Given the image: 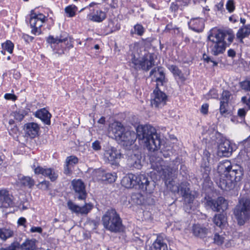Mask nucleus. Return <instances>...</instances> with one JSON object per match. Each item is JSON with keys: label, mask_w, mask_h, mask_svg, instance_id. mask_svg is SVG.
I'll list each match as a JSON object with an SVG mask.
<instances>
[{"label": "nucleus", "mask_w": 250, "mask_h": 250, "mask_svg": "<svg viewBox=\"0 0 250 250\" xmlns=\"http://www.w3.org/2000/svg\"><path fill=\"white\" fill-rule=\"evenodd\" d=\"M137 138L142 140L150 151H154L159 148L161 144L160 137L156 129L150 125H138L136 133L132 130H125L118 141L127 149H130Z\"/></svg>", "instance_id": "nucleus-1"}, {"label": "nucleus", "mask_w": 250, "mask_h": 250, "mask_svg": "<svg viewBox=\"0 0 250 250\" xmlns=\"http://www.w3.org/2000/svg\"><path fill=\"white\" fill-rule=\"evenodd\" d=\"M217 170L219 173L224 172L216 181L222 190H230L240 184L244 173L240 166H232L229 161L225 160L219 163Z\"/></svg>", "instance_id": "nucleus-2"}, {"label": "nucleus", "mask_w": 250, "mask_h": 250, "mask_svg": "<svg viewBox=\"0 0 250 250\" xmlns=\"http://www.w3.org/2000/svg\"><path fill=\"white\" fill-rule=\"evenodd\" d=\"M162 154L165 158L168 157L169 155L168 153L159 152L158 154H157V157L152 156L150 159L151 167L156 170L161 176L168 178L178 169L180 162L178 158H176L169 166L166 167L164 165V162L161 157Z\"/></svg>", "instance_id": "nucleus-3"}, {"label": "nucleus", "mask_w": 250, "mask_h": 250, "mask_svg": "<svg viewBox=\"0 0 250 250\" xmlns=\"http://www.w3.org/2000/svg\"><path fill=\"white\" fill-rule=\"evenodd\" d=\"M102 221L104 227L111 232H120L123 229L122 220L114 209L107 210L103 215Z\"/></svg>", "instance_id": "nucleus-4"}, {"label": "nucleus", "mask_w": 250, "mask_h": 250, "mask_svg": "<svg viewBox=\"0 0 250 250\" xmlns=\"http://www.w3.org/2000/svg\"><path fill=\"white\" fill-rule=\"evenodd\" d=\"M234 214L240 225L250 218V199H241L234 210Z\"/></svg>", "instance_id": "nucleus-5"}, {"label": "nucleus", "mask_w": 250, "mask_h": 250, "mask_svg": "<svg viewBox=\"0 0 250 250\" xmlns=\"http://www.w3.org/2000/svg\"><path fill=\"white\" fill-rule=\"evenodd\" d=\"M208 39L209 49L212 55L217 56L224 53L226 48L227 42L220 39L219 35H217L215 31H213L208 36Z\"/></svg>", "instance_id": "nucleus-6"}, {"label": "nucleus", "mask_w": 250, "mask_h": 250, "mask_svg": "<svg viewBox=\"0 0 250 250\" xmlns=\"http://www.w3.org/2000/svg\"><path fill=\"white\" fill-rule=\"evenodd\" d=\"M131 62L135 69L141 68L147 71L154 65V60L152 54L147 53L144 55L141 60L136 58L134 55H132Z\"/></svg>", "instance_id": "nucleus-7"}, {"label": "nucleus", "mask_w": 250, "mask_h": 250, "mask_svg": "<svg viewBox=\"0 0 250 250\" xmlns=\"http://www.w3.org/2000/svg\"><path fill=\"white\" fill-rule=\"evenodd\" d=\"M47 18L42 14H37L34 10L31 11L30 24L32 28L31 33L34 35L42 33L41 27L47 21Z\"/></svg>", "instance_id": "nucleus-8"}, {"label": "nucleus", "mask_w": 250, "mask_h": 250, "mask_svg": "<svg viewBox=\"0 0 250 250\" xmlns=\"http://www.w3.org/2000/svg\"><path fill=\"white\" fill-rule=\"evenodd\" d=\"M206 200V207L211 208L214 211H224L228 208V202L222 197H219L216 199L208 197Z\"/></svg>", "instance_id": "nucleus-9"}, {"label": "nucleus", "mask_w": 250, "mask_h": 250, "mask_svg": "<svg viewBox=\"0 0 250 250\" xmlns=\"http://www.w3.org/2000/svg\"><path fill=\"white\" fill-rule=\"evenodd\" d=\"M158 85L159 83H157L156 87L153 91L151 104L156 108H161L166 104L167 97L165 93L159 89Z\"/></svg>", "instance_id": "nucleus-10"}, {"label": "nucleus", "mask_w": 250, "mask_h": 250, "mask_svg": "<svg viewBox=\"0 0 250 250\" xmlns=\"http://www.w3.org/2000/svg\"><path fill=\"white\" fill-rule=\"evenodd\" d=\"M180 193L186 203L190 204L195 199V195L190 189L189 184L187 182L181 183Z\"/></svg>", "instance_id": "nucleus-11"}, {"label": "nucleus", "mask_w": 250, "mask_h": 250, "mask_svg": "<svg viewBox=\"0 0 250 250\" xmlns=\"http://www.w3.org/2000/svg\"><path fill=\"white\" fill-rule=\"evenodd\" d=\"M73 189L75 192V196L79 200H84L87 195L84 183L80 179L73 180L72 181Z\"/></svg>", "instance_id": "nucleus-12"}, {"label": "nucleus", "mask_w": 250, "mask_h": 250, "mask_svg": "<svg viewBox=\"0 0 250 250\" xmlns=\"http://www.w3.org/2000/svg\"><path fill=\"white\" fill-rule=\"evenodd\" d=\"M67 206L72 212L81 214H87L93 208V205L91 204H85L84 206L80 207L71 200L67 201Z\"/></svg>", "instance_id": "nucleus-13"}, {"label": "nucleus", "mask_w": 250, "mask_h": 250, "mask_svg": "<svg viewBox=\"0 0 250 250\" xmlns=\"http://www.w3.org/2000/svg\"><path fill=\"white\" fill-rule=\"evenodd\" d=\"M232 152V147L228 140L222 142L218 146L217 155L220 157H229Z\"/></svg>", "instance_id": "nucleus-14"}, {"label": "nucleus", "mask_w": 250, "mask_h": 250, "mask_svg": "<svg viewBox=\"0 0 250 250\" xmlns=\"http://www.w3.org/2000/svg\"><path fill=\"white\" fill-rule=\"evenodd\" d=\"M121 153L116 148L111 147L107 149L104 153V158L106 159L111 164H114L121 158Z\"/></svg>", "instance_id": "nucleus-15"}, {"label": "nucleus", "mask_w": 250, "mask_h": 250, "mask_svg": "<svg viewBox=\"0 0 250 250\" xmlns=\"http://www.w3.org/2000/svg\"><path fill=\"white\" fill-rule=\"evenodd\" d=\"M34 172L36 174H41L44 176L48 177L51 181H55L58 176L54 169L51 168H44L41 167H38L34 169Z\"/></svg>", "instance_id": "nucleus-16"}, {"label": "nucleus", "mask_w": 250, "mask_h": 250, "mask_svg": "<svg viewBox=\"0 0 250 250\" xmlns=\"http://www.w3.org/2000/svg\"><path fill=\"white\" fill-rule=\"evenodd\" d=\"M141 159V153L137 151L129 156L127 159L128 164L131 167L140 169L142 167Z\"/></svg>", "instance_id": "nucleus-17"}, {"label": "nucleus", "mask_w": 250, "mask_h": 250, "mask_svg": "<svg viewBox=\"0 0 250 250\" xmlns=\"http://www.w3.org/2000/svg\"><path fill=\"white\" fill-rule=\"evenodd\" d=\"M146 250H168L167 246L162 237L158 236L151 246L146 247Z\"/></svg>", "instance_id": "nucleus-18"}, {"label": "nucleus", "mask_w": 250, "mask_h": 250, "mask_svg": "<svg viewBox=\"0 0 250 250\" xmlns=\"http://www.w3.org/2000/svg\"><path fill=\"white\" fill-rule=\"evenodd\" d=\"M13 201L8 192L0 190V208H8L12 205Z\"/></svg>", "instance_id": "nucleus-19"}, {"label": "nucleus", "mask_w": 250, "mask_h": 250, "mask_svg": "<svg viewBox=\"0 0 250 250\" xmlns=\"http://www.w3.org/2000/svg\"><path fill=\"white\" fill-rule=\"evenodd\" d=\"M135 181L136 186L138 185L143 190H150L149 188V182L147 177L145 174L135 175Z\"/></svg>", "instance_id": "nucleus-20"}, {"label": "nucleus", "mask_w": 250, "mask_h": 250, "mask_svg": "<svg viewBox=\"0 0 250 250\" xmlns=\"http://www.w3.org/2000/svg\"><path fill=\"white\" fill-rule=\"evenodd\" d=\"M125 130L120 122H115L112 124L110 132L114 135L116 140H119Z\"/></svg>", "instance_id": "nucleus-21"}, {"label": "nucleus", "mask_w": 250, "mask_h": 250, "mask_svg": "<svg viewBox=\"0 0 250 250\" xmlns=\"http://www.w3.org/2000/svg\"><path fill=\"white\" fill-rule=\"evenodd\" d=\"M150 76H153L156 79V81L163 85L165 80V74L162 67H155L150 71Z\"/></svg>", "instance_id": "nucleus-22"}, {"label": "nucleus", "mask_w": 250, "mask_h": 250, "mask_svg": "<svg viewBox=\"0 0 250 250\" xmlns=\"http://www.w3.org/2000/svg\"><path fill=\"white\" fill-rule=\"evenodd\" d=\"M68 35L67 33L62 32L59 36L54 37L50 35L46 39L47 42L49 44H57L65 42L68 40Z\"/></svg>", "instance_id": "nucleus-23"}, {"label": "nucleus", "mask_w": 250, "mask_h": 250, "mask_svg": "<svg viewBox=\"0 0 250 250\" xmlns=\"http://www.w3.org/2000/svg\"><path fill=\"white\" fill-rule=\"evenodd\" d=\"M24 129L27 134L31 138H34L38 134L40 127L36 123H29L24 125Z\"/></svg>", "instance_id": "nucleus-24"}, {"label": "nucleus", "mask_w": 250, "mask_h": 250, "mask_svg": "<svg viewBox=\"0 0 250 250\" xmlns=\"http://www.w3.org/2000/svg\"><path fill=\"white\" fill-rule=\"evenodd\" d=\"M217 35H219V38L222 41H225V40L228 41V43L230 44L234 38V34L231 30L223 31L218 30L214 31Z\"/></svg>", "instance_id": "nucleus-25"}, {"label": "nucleus", "mask_w": 250, "mask_h": 250, "mask_svg": "<svg viewBox=\"0 0 250 250\" xmlns=\"http://www.w3.org/2000/svg\"><path fill=\"white\" fill-rule=\"evenodd\" d=\"M35 116L40 118L45 124H50L51 114L45 108L38 110L35 113Z\"/></svg>", "instance_id": "nucleus-26"}, {"label": "nucleus", "mask_w": 250, "mask_h": 250, "mask_svg": "<svg viewBox=\"0 0 250 250\" xmlns=\"http://www.w3.org/2000/svg\"><path fill=\"white\" fill-rule=\"evenodd\" d=\"M135 181V175L133 174H128L124 177L121 181V184L123 186L126 188H132L136 186Z\"/></svg>", "instance_id": "nucleus-27"}, {"label": "nucleus", "mask_w": 250, "mask_h": 250, "mask_svg": "<svg viewBox=\"0 0 250 250\" xmlns=\"http://www.w3.org/2000/svg\"><path fill=\"white\" fill-rule=\"evenodd\" d=\"M192 232L194 235L200 238L206 237L208 233V229L198 225H195L192 228Z\"/></svg>", "instance_id": "nucleus-28"}, {"label": "nucleus", "mask_w": 250, "mask_h": 250, "mask_svg": "<svg viewBox=\"0 0 250 250\" xmlns=\"http://www.w3.org/2000/svg\"><path fill=\"white\" fill-rule=\"evenodd\" d=\"M250 35V26L245 25L240 28L236 33V38L241 43H244L243 39Z\"/></svg>", "instance_id": "nucleus-29"}, {"label": "nucleus", "mask_w": 250, "mask_h": 250, "mask_svg": "<svg viewBox=\"0 0 250 250\" xmlns=\"http://www.w3.org/2000/svg\"><path fill=\"white\" fill-rule=\"evenodd\" d=\"M89 19L91 21L95 22H102L106 18V14L102 10L97 11L93 14L88 15Z\"/></svg>", "instance_id": "nucleus-30"}, {"label": "nucleus", "mask_w": 250, "mask_h": 250, "mask_svg": "<svg viewBox=\"0 0 250 250\" xmlns=\"http://www.w3.org/2000/svg\"><path fill=\"white\" fill-rule=\"evenodd\" d=\"M189 26L193 30L200 32L204 28V24L202 20L199 19H193L189 22Z\"/></svg>", "instance_id": "nucleus-31"}, {"label": "nucleus", "mask_w": 250, "mask_h": 250, "mask_svg": "<svg viewBox=\"0 0 250 250\" xmlns=\"http://www.w3.org/2000/svg\"><path fill=\"white\" fill-rule=\"evenodd\" d=\"M172 174L168 178H165L166 179H167L166 184L167 185V188L174 193L180 192V185H177L175 181H174L173 180L168 181V179L171 177L172 176Z\"/></svg>", "instance_id": "nucleus-32"}, {"label": "nucleus", "mask_w": 250, "mask_h": 250, "mask_svg": "<svg viewBox=\"0 0 250 250\" xmlns=\"http://www.w3.org/2000/svg\"><path fill=\"white\" fill-rule=\"evenodd\" d=\"M226 219L224 214H218L214 216L213 221L217 226L221 227L226 223Z\"/></svg>", "instance_id": "nucleus-33"}, {"label": "nucleus", "mask_w": 250, "mask_h": 250, "mask_svg": "<svg viewBox=\"0 0 250 250\" xmlns=\"http://www.w3.org/2000/svg\"><path fill=\"white\" fill-rule=\"evenodd\" d=\"M21 247L25 250H36L35 240H27L21 245Z\"/></svg>", "instance_id": "nucleus-34"}, {"label": "nucleus", "mask_w": 250, "mask_h": 250, "mask_svg": "<svg viewBox=\"0 0 250 250\" xmlns=\"http://www.w3.org/2000/svg\"><path fill=\"white\" fill-rule=\"evenodd\" d=\"M11 115L17 121L21 122L27 115V112L24 110H18L13 112Z\"/></svg>", "instance_id": "nucleus-35"}, {"label": "nucleus", "mask_w": 250, "mask_h": 250, "mask_svg": "<svg viewBox=\"0 0 250 250\" xmlns=\"http://www.w3.org/2000/svg\"><path fill=\"white\" fill-rule=\"evenodd\" d=\"M21 184L24 186L31 188L34 185V181L30 177H23L21 180Z\"/></svg>", "instance_id": "nucleus-36"}, {"label": "nucleus", "mask_w": 250, "mask_h": 250, "mask_svg": "<svg viewBox=\"0 0 250 250\" xmlns=\"http://www.w3.org/2000/svg\"><path fill=\"white\" fill-rule=\"evenodd\" d=\"M2 47L3 49L11 54L13 51L14 44L10 41L8 40L2 44Z\"/></svg>", "instance_id": "nucleus-37"}, {"label": "nucleus", "mask_w": 250, "mask_h": 250, "mask_svg": "<svg viewBox=\"0 0 250 250\" xmlns=\"http://www.w3.org/2000/svg\"><path fill=\"white\" fill-rule=\"evenodd\" d=\"M77 7L75 5H69L65 8V13L69 17H73L75 15Z\"/></svg>", "instance_id": "nucleus-38"}, {"label": "nucleus", "mask_w": 250, "mask_h": 250, "mask_svg": "<svg viewBox=\"0 0 250 250\" xmlns=\"http://www.w3.org/2000/svg\"><path fill=\"white\" fill-rule=\"evenodd\" d=\"M104 178V181L111 183L115 181L117 176L115 173L112 174L111 173L105 172Z\"/></svg>", "instance_id": "nucleus-39"}, {"label": "nucleus", "mask_w": 250, "mask_h": 250, "mask_svg": "<svg viewBox=\"0 0 250 250\" xmlns=\"http://www.w3.org/2000/svg\"><path fill=\"white\" fill-rule=\"evenodd\" d=\"M169 70L173 73L175 76H178L179 78L182 77V73L180 70L179 69L177 66L174 65H170L168 67Z\"/></svg>", "instance_id": "nucleus-40"}, {"label": "nucleus", "mask_w": 250, "mask_h": 250, "mask_svg": "<svg viewBox=\"0 0 250 250\" xmlns=\"http://www.w3.org/2000/svg\"><path fill=\"white\" fill-rule=\"evenodd\" d=\"M228 104L225 103L224 101H220V112L222 116H225L227 114H228V110L227 107Z\"/></svg>", "instance_id": "nucleus-41"}, {"label": "nucleus", "mask_w": 250, "mask_h": 250, "mask_svg": "<svg viewBox=\"0 0 250 250\" xmlns=\"http://www.w3.org/2000/svg\"><path fill=\"white\" fill-rule=\"evenodd\" d=\"M78 163V159L77 157L74 156H70L67 157L66 159V164L70 166H73V165L76 164Z\"/></svg>", "instance_id": "nucleus-42"}, {"label": "nucleus", "mask_w": 250, "mask_h": 250, "mask_svg": "<svg viewBox=\"0 0 250 250\" xmlns=\"http://www.w3.org/2000/svg\"><path fill=\"white\" fill-rule=\"evenodd\" d=\"M235 3L233 0H228L226 4V9L228 10V11L230 13H231L234 11L235 10Z\"/></svg>", "instance_id": "nucleus-43"}, {"label": "nucleus", "mask_w": 250, "mask_h": 250, "mask_svg": "<svg viewBox=\"0 0 250 250\" xmlns=\"http://www.w3.org/2000/svg\"><path fill=\"white\" fill-rule=\"evenodd\" d=\"M230 95L231 94L229 91L226 90L223 91L221 98V101H224L225 103L228 104Z\"/></svg>", "instance_id": "nucleus-44"}, {"label": "nucleus", "mask_w": 250, "mask_h": 250, "mask_svg": "<svg viewBox=\"0 0 250 250\" xmlns=\"http://www.w3.org/2000/svg\"><path fill=\"white\" fill-rule=\"evenodd\" d=\"M135 33L139 36H142L144 33V28L141 24H137L134 26Z\"/></svg>", "instance_id": "nucleus-45"}, {"label": "nucleus", "mask_w": 250, "mask_h": 250, "mask_svg": "<svg viewBox=\"0 0 250 250\" xmlns=\"http://www.w3.org/2000/svg\"><path fill=\"white\" fill-rule=\"evenodd\" d=\"M242 89L245 91H250V81L246 80L240 83Z\"/></svg>", "instance_id": "nucleus-46"}, {"label": "nucleus", "mask_w": 250, "mask_h": 250, "mask_svg": "<svg viewBox=\"0 0 250 250\" xmlns=\"http://www.w3.org/2000/svg\"><path fill=\"white\" fill-rule=\"evenodd\" d=\"M225 238L221 235L216 233L214 236V241L217 245H221L224 241Z\"/></svg>", "instance_id": "nucleus-47"}, {"label": "nucleus", "mask_w": 250, "mask_h": 250, "mask_svg": "<svg viewBox=\"0 0 250 250\" xmlns=\"http://www.w3.org/2000/svg\"><path fill=\"white\" fill-rule=\"evenodd\" d=\"M20 247V244L17 242H13L8 247L1 250H17Z\"/></svg>", "instance_id": "nucleus-48"}, {"label": "nucleus", "mask_w": 250, "mask_h": 250, "mask_svg": "<svg viewBox=\"0 0 250 250\" xmlns=\"http://www.w3.org/2000/svg\"><path fill=\"white\" fill-rule=\"evenodd\" d=\"M142 197L140 194H133L131 196V200L137 204H141L142 202L140 198Z\"/></svg>", "instance_id": "nucleus-49"}, {"label": "nucleus", "mask_w": 250, "mask_h": 250, "mask_svg": "<svg viewBox=\"0 0 250 250\" xmlns=\"http://www.w3.org/2000/svg\"><path fill=\"white\" fill-rule=\"evenodd\" d=\"M218 97L217 91L215 89H211L206 95V98L209 99L210 98H216Z\"/></svg>", "instance_id": "nucleus-50"}, {"label": "nucleus", "mask_w": 250, "mask_h": 250, "mask_svg": "<svg viewBox=\"0 0 250 250\" xmlns=\"http://www.w3.org/2000/svg\"><path fill=\"white\" fill-rule=\"evenodd\" d=\"M4 232L5 240L10 237H12L14 235L13 231L10 229H4Z\"/></svg>", "instance_id": "nucleus-51"}, {"label": "nucleus", "mask_w": 250, "mask_h": 250, "mask_svg": "<svg viewBox=\"0 0 250 250\" xmlns=\"http://www.w3.org/2000/svg\"><path fill=\"white\" fill-rule=\"evenodd\" d=\"M105 172L102 170H98L96 172V176L97 177V178L99 181H104V175H105Z\"/></svg>", "instance_id": "nucleus-52"}, {"label": "nucleus", "mask_w": 250, "mask_h": 250, "mask_svg": "<svg viewBox=\"0 0 250 250\" xmlns=\"http://www.w3.org/2000/svg\"><path fill=\"white\" fill-rule=\"evenodd\" d=\"M92 148L95 151H98L101 149V146L100 142L98 141H95L92 144Z\"/></svg>", "instance_id": "nucleus-53"}, {"label": "nucleus", "mask_w": 250, "mask_h": 250, "mask_svg": "<svg viewBox=\"0 0 250 250\" xmlns=\"http://www.w3.org/2000/svg\"><path fill=\"white\" fill-rule=\"evenodd\" d=\"M208 104H203L201 108V112L203 114H207L208 112Z\"/></svg>", "instance_id": "nucleus-54"}, {"label": "nucleus", "mask_w": 250, "mask_h": 250, "mask_svg": "<svg viewBox=\"0 0 250 250\" xmlns=\"http://www.w3.org/2000/svg\"><path fill=\"white\" fill-rule=\"evenodd\" d=\"M42 231V229L40 227H32L30 229L31 232H38L41 233Z\"/></svg>", "instance_id": "nucleus-55"}, {"label": "nucleus", "mask_w": 250, "mask_h": 250, "mask_svg": "<svg viewBox=\"0 0 250 250\" xmlns=\"http://www.w3.org/2000/svg\"><path fill=\"white\" fill-rule=\"evenodd\" d=\"M4 98L7 100H12L14 101L17 99V96L16 95L9 93L5 94Z\"/></svg>", "instance_id": "nucleus-56"}, {"label": "nucleus", "mask_w": 250, "mask_h": 250, "mask_svg": "<svg viewBox=\"0 0 250 250\" xmlns=\"http://www.w3.org/2000/svg\"><path fill=\"white\" fill-rule=\"evenodd\" d=\"M203 59L207 62H213L214 66H215V65H217V62H216L215 61H213L211 60V59L209 57H208L207 55H206L205 54H204L203 55Z\"/></svg>", "instance_id": "nucleus-57"}, {"label": "nucleus", "mask_w": 250, "mask_h": 250, "mask_svg": "<svg viewBox=\"0 0 250 250\" xmlns=\"http://www.w3.org/2000/svg\"><path fill=\"white\" fill-rule=\"evenodd\" d=\"M246 114V110L244 108L239 109L238 111V115L240 117H244Z\"/></svg>", "instance_id": "nucleus-58"}, {"label": "nucleus", "mask_w": 250, "mask_h": 250, "mask_svg": "<svg viewBox=\"0 0 250 250\" xmlns=\"http://www.w3.org/2000/svg\"><path fill=\"white\" fill-rule=\"evenodd\" d=\"M26 219L24 217H21L18 219V224L20 226H23L25 227Z\"/></svg>", "instance_id": "nucleus-59"}, {"label": "nucleus", "mask_w": 250, "mask_h": 250, "mask_svg": "<svg viewBox=\"0 0 250 250\" xmlns=\"http://www.w3.org/2000/svg\"><path fill=\"white\" fill-rule=\"evenodd\" d=\"M176 1L179 2L181 5L183 6H187L190 2V0H176Z\"/></svg>", "instance_id": "nucleus-60"}, {"label": "nucleus", "mask_w": 250, "mask_h": 250, "mask_svg": "<svg viewBox=\"0 0 250 250\" xmlns=\"http://www.w3.org/2000/svg\"><path fill=\"white\" fill-rule=\"evenodd\" d=\"M70 165H67V164H66L65 166L64 167V172L65 174H69L71 173V168L70 167Z\"/></svg>", "instance_id": "nucleus-61"}, {"label": "nucleus", "mask_w": 250, "mask_h": 250, "mask_svg": "<svg viewBox=\"0 0 250 250\" xmlns=\"http://www.w3.org/2000/svg\"><path fill=\"white\" fill-rule=\"evenodd\" d=\"M228 55L229 57H234L236 55V53H235V51L232 49H230L228 50Z\"/></svg>", "instance_id": "nucleus-62"}, {"label": "nucleus", "mask_w": 250, "mask_h": 250, "mask_svg": "<svg viewBox=\"0 0 250 250\" xmlns=\"http://www.w3.org/2000/svg\"><path fill=\"white\" fill-rule=\"evenodd\" d=\"M178 8V6L177 4L174 3H172L170 6V9H171L172 11H175L176 10H177Z\"/></svg>", "instance_id": "nucleus-63"}, {"label": "nucleus", "mask_w": 250, "mask_h": 250, "mask_svg": "<svg viewBox=\"0 0 250 250\" xmlns=\"http://www.w3.org/2000/svg\"><path fill=\"white\" fill-rule=\"evenodd\" d=\"M23 37H24V39L27 42H29V41L31 42L34 39V38L33 37L29 36V35H23Z\"/></svg>", "instance_id": "nucleus-64"}]
</instances>
